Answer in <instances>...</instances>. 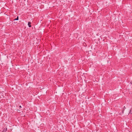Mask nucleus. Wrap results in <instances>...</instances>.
<instances>
[{
    "label": "nucleus",
    "mask_w": 132,
    "mask_h": 132,
    "mask_svg": "<svg viewBox=\"0 0 132 132\" xmlns=\"http://www.w3.org/2000/svg\"><path fill=\"white\" fill-rule=\"evenodd\" d=\"M31 23L30 22H28V25L29 27H31Z\"/></svg>",
    "instance_id": "nucleus-1"
},
{
    "label": "nucleus",
    "mask_w": 132,
    "mask_h": 132,
    "mask_svg": "<svg viewBox=\"0 0 132 132\" xmlns=\"http://www.w3.org/2000/svg\"><path fill=\"white\" fill-rule=\"evenodd\" d=\"M7 128H4V130L3 132H5L7 130Z\"/></svg>",
    "instance_id": "nucleus-2"
},
{
    "label": "nucleus",
    "mask_w": 132,
    "mask_h": 132,
    "mask_svg": "<svg viewBox=\"0 0 132 132\" xmlns=\"http://www.w3.org/2000/svg\"><path fill=\"white\" fill-rule=\"evenodd\" d=\"M19 19V17L18 16L17 17V18L16 19H14V20H18Z\"/></svg>",
    "instance_id": "nucleus-3"
},
{
    "label": "nucleus",
    "mask_w": 132,
    "mask_h": 132,
    "mask_svg": "<svg viewBox=\"0 0 132 132\" xmlns=\"http://www.w3.org/2000/svg\"><path fill=\"white\" fill-rule=\"evenodd\" d=\"M124 110V109L123 110H122V113H123Z\"/></svg>",
    "instance_id": "nucleus-4"
},
{
    "label": "nucleus",
    "mask_w": 132,
    "mask_h": 132,
    "mask_svg": "<svg viewBox=\"0 0 132 132\" xmlns=\"http://www.w3.org/2000/svg\"><path fill=\"white\" fill-rule=\"evenodd\" d=\"M132 110V109H131L130 110V112H129V113H130L131 112V110Z\"/></svg>",
    "instance_id": "nucleus-5"
},
{
    "label": "nucleus",
    "mask_w": 132,
    "mask_h": 132,
    "mask_svg": "<svg viewBox=\"0 0 132 132\" xmlns=\"http://www.w3.org/2000/svg\"><path fill=\"white\" fill-rule=\"evenodd\" d=\"M19 107H20V108H21V106H20H20H19Z\"/></svg>",
    "instance_id": "nucleus-6"
},
{
    "label": "nucleus",
    "mask_w": 132,
    "mask_h": 132,
    "mask_svg": "<svg viewBox=\"0 0 132 132\" xmlns=\"http://www.w3.org/2000/svg\"><path fill=\"white\" fill-rule=\"evenodd\" d=\"M124 108L125 109H126V108H125V106H124Z\"/></svg>",
    "instance_id": "nucleus-7"
}]
</instances>
